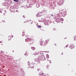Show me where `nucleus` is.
Listing matches in <instances>:
<instances>
[{
	"mask_svg": "<svg viewBox=\"0 0 76 76\" xmlns=\"http://www.w3.org/2000/svg\"><path fill=\"white\" fill-rule=\"evenodd\" d=\"M51 15L52 16H54V15H53V14H52V15Z\"/></svg>",
	"mask_w": 76,
	"mask_h": 76,
	"instance_id": "23",
	"label": "nucleus"
},
{
	"mask_svg": "<svg viewBox=\"0 0 76 76\" xmlns=\"http://www.w3.org/2000/svg\"><path fill=\"white\" fill-rule=\"evenodd\" d=\"M60 20L58 19H57L56 20V22H60Z\"/></svg>",
	"mask_w": 76,
	"mask_h": 76,
	"instance_id": "9",
	"label": "nucleus"
},
{
	"mask_svg": "<svg viewBox=\"0 0 76 76\" xmlns=\"http://www.w3.org/2000/svg\"><path fill=\"white\" fill-rule=\"evenodd\" d=\"M31 49L32 50H33V51H34V50H35V48L34 47H32L31 48Z\"/></svg>",
	"mask_w": 76,
	"mask_h": 76,
	"instance_id": "7",
	"label": "nucleus"
},
{
	"mask_svg": "<svg viewBox=\"0 0 76 76\" xmlns=\"http://www.w3.org/2000/svg\"><path fill=\"white\" fill-rule=\"evenodd\" d=\"M34 55L35 56V54H34Z\"/></svg>",
	"mask_w": 76,
	"mask_h": 76,
	"instance_id": "30",
	"label": "nucleus"
},
{
	"mask_svg": "<svg viewBox=\"0 0 76 76\" xmlns=\"http://www.w3.org/2000/svg\"><path fill=\"white\" fill-rule=\"evenodd\" d=\"M47 69H48V67H49V65H47L46 66Z\"/></svg>",
	"mask_w": 76,
	"mask_h": 76,
	"instance_id": "18",
	"label": "nucleus"
},
{
	"mask_svg": "<svg viewBox=\"0 0 76 76\" xmlns=\"http://www.w3.org/2000/svg\"><path fill=\"white\" fill-rule=\"evenodd\" d=\"M11 12H13V13L15 12V10H14V9H11Z\"/></svg>",
	"mask_w": 76,
	"mask_h": 76,
	"instance_id": "8",
	"label": "nucleus"
},
{
	"mask_svg": "<svg viewBox=\"0 0 76 76\" xmlns=\"http://www.w3.org/2000/svg\"><path fill=\"white\" fill-rule=\"evenodd\" d=\"M65 47L67 48L68 47V45H67Z\"/></svg>",
	"mask_w": 76,
	"mask_h": 76,
	"instance_id": "21",
	"label": "nucleus"
},
{
	"mask_svg": "<svg viewBox=\"0 0 76 76\" xmlns=\"http://www.w3.org/2000/svg\"><path fill=\"white\" fill-rule=\"evenodd\" d=\"M37 63H39V64H40V61L39 60H38V59H37Z\"/></svg>",
	"mask_w": 76,
	"mask_h": 76,
	"instance_id": "6",
	"label": "nucleus"
},
{
	"mask_svg": "<svg viewBox=\"0 0 76 76\" xmlns=\"http://www.w3.org/2000/svg\"><path fill=\"white\" fill-rule=\"evenodd\" d=\"M11 39V37H10V39H8V40L9 41H10V40Z\"/></svg>",
	"mask_w": 76,
	"mask_h": 76,
	"instance_id": "20",
	"label": "nucleus"
},
{
	"mask_svg": "<svg viewBox=\"0 0 76 76\" xmlns=\"http://www.w3.org/2000/svg\"><path fill=\"white\" fill-rule=\"evenodd\" d=\"M30 67H31L32 69H34V66H30Z\"/></svg>",
	"mask_w": 76,
	"mask_h": 76,
	"instance_id": "15",
	"label": "nucleus"
},
{
	"mask_svg": "<svg viewBox=\"0 0 76 76\" xmlns=\"http://www.w3.org/2000/svg\"><path fill=\"white\" fill-rule=\"evenodd\" d=\"M36 55H37V54H36Z\"/></svg>",
	"mask_w": 76,
	"mask_h": 76,
	"instance_id": "31",
	"label": "nucleus"
},
{
	"mask_svg": "<svg viewBox=\"0 0 76 76\" xmlns=\"http://www.w3.org/2000/svg\"><path fill=\"white\" fill-rule=\"evenodd\" d=\"M37 5H38V4H36V7H37Z\"/></svg>",
	"mask_w": 76,
	"mask_h": 76,
	"instance_id": "24",
	"label": "nucleus"
},
{
	"mask_svg": "<svg viewBox=\"0 0 76 76\" xmlns=\"http://www.w3.org/2000/svg\"><path fill=\"white\" fill-rule=\"evenodd\" d=\"M23 17H24V15H23Z\"/></svg>",
	"mask_w": 76,
	"mask_h": 76,
	"instance_id": "29",
	"label": "nucleus"
},
{
	"mask_svg": "<svg viewBox=\"0 0 76 76\" xmlns=\"http://www.w3.org/2000/svg\"><path fill=\"white\" fill-rule=\"evenodd\" d=\"M40 70V69H37L38 71H39V70Z\"/></svg>",
	"mask_w": 76,
	"mask_h": 76,
	"instance_id": "22",
	"label": "nucleus"
},
{
	"mask_svg": "<svg viewBox=\"0 0 76 76\" xmlns=\"http://www.w3.org/2000/svg\"><path fill=\"white\" fill-rule=\"evenodd\" d=\"M41 13H40L38 14V15H39V16H42V15H41Z\"/></svg>",
	"mask_w": 76,
	"mask_h": 76,
	"instance_id": "14",
	"label": "nucleus"
},
{
	"mask_svg": "<svg viewBox=\"0 0 76 76\" xmlns=\"http://www.w3.org/2000/svg\"><path fill=\"white\" fill-rule=\"evenodd\" d=\"M74 40L76 41V36H75L74 38Z\"/></svg>",
	"mask_w": 76,
	"mask_h": 76,
	"instance_id": "13",
	"label": "nucleus"
},
{
	"mask_svg": "<svg viewBox=\"0 0 76 76\" xmlns=\"http://www.w3.org/2000/svg\"><path fill=\"white\" fill-rule=\"evenodd\" d=\"M69 48H71V49H73L74 48L73 45H71L69 47Z\"/></svg>",
	"mask_w": 76,
	"mask_h": 76,
	"instance_id": "5",
	"label": "nucleus"
},
{
	"mask_svg": "<svg viewBox=\"0 0 76 76\" xmlns=\"http://www.w3.org/2000/svg\"><path fill=\"white\" fill-rule=\"evenodd\" d=\"M48 43V40H45V42H42V41H40V45L42 46H46L47 45V44Z\"/></svg>",
	"mask_w": 76,
	"mask_h": 76,
	"instance_id": "1",
	"label": "nucleus"
},
{
	"mask_svg": "<svg viewBox=\"0 0 76 76\" xmlns=\"http://www.w3.org/2000/svg\"><path fill=\"white\" fill-rule=\"evenodd\" d=\"M37 27L38 28H41V26H37Z\"/></svg>",
	"mask_w": 76,
	"mask_h": 76,
	"instance_id": "17",
	"label": "nucleus"
},
{
	"mask_svg": "<svg viewBox=\"0 0 76 76\" xmlns=\"http://www.w3.org/2000/svg\"><path fill=\"white\" fill-rule=\"evenodd\" d=\"M43 55H41V56L40 57L41 59H42V58H43Z\"/></svg>",
	"mask_w": 76,
	"mask_h": 76,
	"instance_id": "11",
	"label": "nucleus"
},
{
	"mask_svg": "<svg viewBox=\"0 0 76 76\" xmlns=\"http://www.w3.org/2000/svg\"><path fill=\"white\" fill-rule=\"evenodd\" d=\"M58 4L59 6L61 5V4H63V3L62 1H60L58 3Z\"/></svg>",
	"mask_w": 76,
	"mask_h": 76,
	"instance_id": "2",
	"label": "nucleus"
},
{
	"mask_svg": "<svg viewBox=\"0 0 76 76\" xmlns=\"http://www.w3.org/2000/svg\"><path fill=\"white\" fill-rule=\"evenodd\" d=\"M24 23H26V22H24Z\"/></svg>",
	"mask_w": 76,
	"mask_h": 76,
	"instance_id": "28",
	"label": "nucleus"
},
{
	"mask_svg": "<svg viewBox=\"0 0 76 76\" xmlns=\"http://www.w3.org/2000/svg\"><path fill=\"white\" fill-rule=\"evenodd\" d=\"M40 76H46V74L44 73H42L40 75Z\"/></svg>",
	"mask_w": 76,
	"mask_h": 76,
	"instance_id": "4",
	"label": "nucleus"
},
{
	"mask_svg": "<svg viewBox=\"0 0 76 76\" xmlns=\"http://www.w3.org/2000/svg\"><path fill=\"white\" fill-rule=\"evenodd\" d=\"M31 38H27L26 39V42H28V41H29V40H31Z\"/></svg>",
	"mask_w": 76,
	"mask_h": 76,
	"instance_id": "3",
	"label": "nucleus"
},
{
	"mask_svg": "<svg viewBox=\"0 0 76 76\" xmlns=\"http://www.w3.org/2000/svg\"><path fill=\"white\" fill-rule=\"evenodd\" d=\"M30 42H31L29 41V44L30 45H31V44H32V43H30Z\"/></svg>",
	"mask_w": 76,
	"mask_h": 76,
	"instance_id": "19",
	"label": "nucleus"
},
{
	"mask_svg": "<svg viewBox=\"0 0 76 76\" xmlns=\"http://www.w3.org/2000/svg\"><path fill=\"white\" fill-rule=\"evenodd\" d=\"M55 45H56V44H55Z\"/></svg>",
	"mask_w": 76,
	"mask_h": 76,
	"instance_id": "27",
	"label": "nucleus"
},
{
	"mask_svg": "<svg viewBox=\"0 0 76 76\" xmlns=\"http://www.w3.org/2000/svg\"><path fill=\"white\" fill-rule=\"evenodd\" d=\"M0 43H1V41H0Z\"/></svg>",
	"mask_w": 76,
	"mask_h": 76,
	"instance_id": "26",
	"label": "nucleus"
},
{
	"mask_svg": "<svg viewBox=\"0 0 76 76\" xmlns=\"http://www.w3.org/2000/svg\"><path fill=\"white\" fill-rule=\"evenodd\" d=\"M61 55H63V53H62Z\"/></svg>",
	"mask_w": 76,
	"mask_h": 76,
	"instance_id": "25",
	"label": "nucleus"
},
{
	"mask_svg": "<svg viewBox=\"0 0 76 76\" xmlns=\"http://www.w3.org/2000/svg\"><path fill=\"white\" fill-rule=\"evenodd\" d=\"M41 55H40L38 56V58L39 60V58H41Z\"/></svg>",
	"mask_w": 76,
	"mask_h": 76,
	"instance_id": "12",
	"label": "nucleus"
},
{
	"mask_svg": "<svg viewBox=\"0 0 76 76\" xmlns=\"http://www.w3.org/2000/svg\"><path fill=\"white\" fill-rule=\"evenodd\" d=\"M14 1H15L16 2H17V1H18V0H14Z\"/></svg>",
	"mask_w": 76,
	"mask_h": 76,
	"instance_id": "16",
	"label": "nucleus"
},
{
	"mask_svg": "<svg viewBox=\"0 0 76 76\" xmlns=\"http://www.w3.org/2000/svg\"><path fill=\"white\" fill-rule=\"evenodd\" d=\"M29 65V66H30V64H31V63H30V62L29 61H28V63H27Z\"/></svg>",
	"mask_w": 76,
	"mask_h": 76,
	"instance_id": "10",
	"label": "nucleus"
}]
</instances>
